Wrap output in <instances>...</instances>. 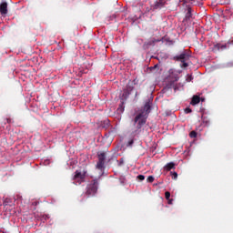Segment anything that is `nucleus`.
<instances>
[{"mask_svg":"<svg viewBox=\"0 0 233 233\" xmlns=\"http://www.w3.org/2000/svg\"><path fill=\"white\" fill-rule=\"evenodd\" d=\"M150 103L146 102L145 104V111L146 112H140L139 114L135 116V119H133V126L135 127V129L132 131V137H135L140 134V130L142 127L147 124V114L150 112Z\"/></svg>","mask_w":233,"mask_h":233,"instance_id":"f257e3e1","label":"nucleus"},{"mask_svg":"<svg viewBox=\"0 0 233 233\" xmlns=\"http://www.w3.org/2000/svg\"><path fill=\"white\" fill-rule=\"evenodd\" d=\"M191 17H192V8L188 7L187 12L186 14V17L181 24V30H200L201 29V27L199 26V24L192 22V20H190Z\"/></svg>","mask_w":233,"mask_h":233,"instance_id":"f03ea898","label":"nucleus"},{"mask_svg":"<svg viewBox=\"0 0 233 233\" xmlns=\"http://www.w3.org/2000/svg\"><path fill=\"white\" fill-rule=\"evenodd\" d=\"M98 188V179H94L90 182V184L87 185L86 190V196L87 197H93L97 193Z\"/></svg>","mask_w":233,"mask_h":233,"instance_id":"7ed1b4c3","label":"nucleus"},{"mask_svg":"<svg viewBox=\"0 0 233 233\" xmlns=\"http://www.w3.org/2000/svg\"><path fill=\"white\" fill-rule=\"evenodd\" d=\"M98 157V162H96V169L102 170L104 168V165L106 164V153L99 152L96 154Z\"/></svg>","mask_w":233,"mask_h":233,"instance_id":"20e7f679","label":"nucleus"},{"mask_svg":"<svg viewBox=\"0 0 233 233\" xmlns=\"http://www.w3.org/2000/svg\"><path fill=\"white\" fill-rule=\"evenodd\" d=\"M167 6V0H156L154 4L150 5V10H161Z\"/></svg>","mask_w":233,"mask_h":233,"instance_id":"39448f33","label":"nucleus"},{"mask_svg":"<svg viewBox=\"0 0 233 233\" xmlns=\"http://www.w3.org/2000/svg\"><path fill=\"white\" fill-rule=\"evenodd\" d=\"M156 43H160V39H156V37H151L150 40L146 41L143 44V50H149V48L154 47Z\"/></svg>","mask_w":233,"mask_h":233,"instance_id":"423d86ee","label":"nucleus"},{"mask_svg":"<svg viewBox=\"0 0 233 233\" xmlns=\"http://www.w3.org/2000/svg\"><path fill=\"white\" fill-rule=\"evenodd\" d=\"M163 35L165 34L158 33V37L156 38V40H160V42H163V43L166 42V43H168L169 45H173L174 43L173 39L168 35L162 36Z\"/></svg>","mask_w":233,"mask_h":233,"instance_id":"0eeeda50","label":"nucleus"},{"mask_svg":"<svg viewBox=\"0 0 233 233\" xmlns=\"http://www.w3.org/2000/svg\"><path fill=\"white\" fill-rule=\"evenodd\" d=\"M174 59H175L176 61H179V62H181V63H184V62L188 61V59H189V55L187 54L186 52H184V53H182V54L179 55V56H174Z\"/></svg>","mask_w":233,"mask_h":233,"instance_id":"6e6552de","label":"nucleus"},{"mask_svg":"<svg viewBox=\"0 0 233 233\" xmlns=\"http://www.w3.org/2000/svg\"><path fill=\"white\" fill-rule=\"evenodd\" d=\"M0 14L1 15H6L8 14V3L2 1L0 4Z\"/></svg>","mask_w":233,"mask_h":233,"instance_id":"1a4fd4ad","label":"nucleus"},{"mask_svg":"<svg viewBox=\"0 0 233 233\" xmlns=\"http://www.w3.org/2000/svg\"><path fill=\"white\" fill-rule=\"evenodd\" d=\"M214 50L216 51H224L228 48L227 45H221V44H216L215 46H213Z\"/></svg>","mask_w":233,"mask_h":233,"instance_id":"9d476101","label":"nucleus"},{"mask_svg":"<svg viewBox=\"0 0 233 233\" xmlns=\"http://www.w3.org/2000/svg\"><path fill=\"white\" fill-rule=\"evenodd\" d=\"M133 89H134L133 86H127V89L124 90V95H123V96H124L125 98H128V96H129V95H130V92H132Z\"/></svg>","mask_w":233,"mask_h":233,"instance_id":"9b49d317","label":"nucleus"},{"mask_svg":"<svg viewBox=\"0 0 233 233\" xmlns=\"http://www.w3.org/2000/svg\"><path fill=\"white\" fill-rule=\"evenodd\" d=\"M86 174L79 171H76L74 179H85Z\"/></svg>","mask_w":233,"mask_h":233,"instance_id":"f8f14e48","label":"nucleus"},{"mask_svg":"<svg viewBox=\"0 0 233 233\" xmlns=\"http://www.w3.org/2000/svg\"><path fill=\"white\" fill-rule=\"evenodd\" d=\"M199 102H201V97H199L198 96H192V100H191V105L192 106L198 105Z\"/></svg>","mask_w":233,"mask_h":233,"instance_id":"ddd939ff","label":"nucleus"},{"mask_svg":"<svg viewBox=\"0 0 233 233\" xmlns=\"http://www.w3.org/2000/svg\"><path fill=\"white\" fill-rule=\"evenodd\" d=\"M176 167V164L174 162H169L166 166H164V170L170 171L171 169H174Z\"/></svg>","mask_w":233,"mask_h":233,"instance_id":"4468645a","label":"nucleus"},{"mask_svg":"<svg viewBox=\"0 0 233 233\" xmlns=\"http://www.w3.org/2000/svg\"><path fill=\"white\" fill-rule=\"evenodd\" d=\"M124 110H125L124 102H120L119 107H118V112L122 113V112H124Z\"/></svg>","mask_w":233,"mask_h":233,"instance_id":"2eb2a0df","label":"nucleus"},{"mask_svg":"<svg viewBox=\"0 0 233 233\" xmlns=\"http://www.w3.org/2000/svg\"><path fill=\"white\" fill-rule=\"evenodd\" d=\"M203 124H205L206 127H209L210 126V120L208 119L207 117L203 118Z\"/></svg>","mask_w":233,"mask_h":233,"instance_id":"dca6fc26","label":"nucleus"},{"mask_svg":"<svg viewBox=\"0 0 233 233\" xmlns=\"http://www.w3.org/2000/svg\"><path fill=\"white\" fill-rule=\"evenodd\" d=\"M147 181V183H153L155 181V177L153 176H148Z\"/></svg>","mask_w":233,"mask_h":233,"instance_id":"f3484780","label":"nucleus"},{"mask_svg":"<svg viewBox=\"0 0 233 233\" xmlns=\"http://www.w3.org/2000/svg\"><path fill=\"white\" fill-rule=\"evenodd\" d=\"M197 136H198V134L195 131H191V133H189V137H191V138H196Z\"/></svg>","mask_w":233,"mask_h":233,"instance_id":"a211bd4d","label":"nucleus"},{"mask_svg":"<svg viewBox=\"0 0 233 233\" xmlns=\"http://www.w3.org/2000/svg\"><path fill=\"white\" fill-rule=\"evenodd\" d=\"M5 125H6V124H12L13 123V120H12V118H10V117H7V118H5Z\"/></svg>","mask_w":233,"mask_h":233,"instance_id":"6ab92c4d","label":"nucleus"},{"mask_svg":"<svg viewBox=\"0 0 233 233\" xmlns=\"http://www.w3.org/2000/svg\"><path fill=\"white\" fill-rule=\"evenodd\" d=\"M137 179L139 180V181H144L145 180V176L139 175V176L137 177Z\"/></svg>","mask_w":233,"mask_h":233,"instance_id":"aec40b11","label":"nucleus"},{"mask_svg":"<svg viewBox=\"0 0 233 233\" xmlns=\"http://www.w3.org/2000/svg\"><path fill=\"white\" fill-rule=\"evenodd\" d=\"M165 196H166V199H167V200H169V199H170V192L167 191V192L165 193Z\"/></svg>","mask_w":233,"mask_h":233,"instance_id":"412c9836","label":"nucleus"},{"mask_svg":"<svg viewBox=\"0 0 233 233\" xmlns=\"http://www.w3.org/2000/svg\"><path fill=\"white\" fill-rule=\"evenodd\" d=\"M134 145V139H130L128 142H127V147H132Z\"/></svg>","mask_w":233,"mask_h":233,"instance_id":"4be33fe9","label":"nucleus"},{"mask_svg":"<svg viewBox=\"0 0 233 233\" xmlns=\"http://www.w3.org/2000/svg\"><path fill=\"white\" fill-rule=\"evenodd\" d=\"M191 112H192L191 108H188V107L185 108V114H191Z\"/></svg>","mask_w":233,"mask_h":233,"instance_id":"5701e85b","label":"nucleus"},{"mask_svg":"<svg viewBox=\"0 0 233 233\" xmlns=\"http://www.w3.org/2000/svg\"><path fill=\"white\" fill-rule=\"evenodd\" d=\"M182 67L187 68L188 67V64L186 61L182 62Z\"/></svg>","mask_w":233,"mask_h":233,"instance_id":"b1692460","label":"nucleus"},{"mask_svg":"<svg viewBox=\"0 0 233 233\" xmlns=\"http://www.w3.org/2000/svg\"><path fill=\"white\" fill-rule=\"evenodd\" d=\"M177 177H178V174H177L176 172H174V173H173V179L176 180Z\"/></svg>","mask_w":233,"mask_h":233,"instance_id":"393cba45","label":"nucleus"},{"mask_svg":"<svg viewBox=\"0 0 233 233\" xmlns=\"http://www.w3.org/2000/svg\"><path fill=\"white\" fill-rule=\"evenodd\" d=\"M167 201H168V205H172L173 204V199H171V198L167 199Z\"/></svg>","mask_w":233,"mask_h":233,"instance_id":"a878e982","label":"nucleus"},{"mask_svg":"<svg viewBox=\"0 0 233 233\" xmlns=\"http://www.w3.org/2000/svg\"><path fill=\"white\" fill-rule=\"evenodd\" d=\"M191 79H192V77H191V76H189V78H187V81H191Z\"/></svg>","mask_w":233,"mask_h":233,"instance_id":"bb28decb","label":"nucleus"},{"mask_svg":"<svg viewBox=\"0 0 233 233\" xmlns=\"http://www.w3.org/2000/svg\"><path fill=\"white\" fill-rule=\"evenodd\" d=\"M120 164H123V160H122V158H120Z\"/></svg>","mask_w":233,"mask_h":233,"instance_id":"cd10ccee","label":"nucleus"},{"mask_svg":"<svg viewBox=\"0 0 233 233\" xmlns=\"http://www.w3.org/2000/svg\"><path fill=\"white\" fill-rule=\"evenodd\" d=\"M3 205L6 206V202L3 203Z\"/></svg>","mask_w":233,"mask_h":233,"instance_id":"c85d7f7f","label":"nucleus"},{"mask_svg":"<svg viewBox=\"0 0 233 233\" xmlns=\"http://www.w3.org/2000/svg\"><path fill=\"white\" fill-rule=\"evenodd\" d=\"M147 12H150V9H147Z\"/></svg>","mask_w":233,"mask_h":233,"instance_id":"c756f323","label":"nucleus"}]
</instances>
